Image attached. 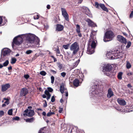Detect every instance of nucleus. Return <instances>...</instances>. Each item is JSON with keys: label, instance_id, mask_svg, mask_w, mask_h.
<instances>
[{"label": "nucleus", "instance_id": "obj_3", "mask_svg": "<svg viewBox=\"0 0 133 133\" xmlns=\"http://www.w3.org/2000/svg\"><path fill=\"white\" fill-rule=\"evenodd\" d=\"M114 36L113 32L111 31H107L104 37L103 41L104 42L109 41L112 40V38Z\"/></svg>", "mask_w": 133, "mask_h": 133}, {"label": "nucleus", "instance_id": "obj_59", "mask_svg": "<svg viewBox=\"0 0 133 133\" xmlns=\"http://www.w3.org/2000/svg\"><path fill=\"white\" fill-rule=\"evenodd\" d=\"M5 104H6L7 105H8L9 104V101H6L4 103Z\"/></svg>", "mask_w": 133, "mask_h": 133}, {"label": "nucleus", "instance_id": "obj_45", "mask_svg": "<svg viewBox=\"0 0 133 133\" xmlns=\"http://www.w3.org/2000/svg\"><path fill=\"white\" fill-rule=\"evenodd\" d=\"M39 18V16L38 15H35L34 17V19H38Z\"/></svg>", "mask_w": 133, "mask_h": 133}, {"label": "nucleus", "instance_id": "obj_62", "mask_svg": "<svg viewBox=\"0 0 133 133\" xmlns=\"http://www.w3.org/2000/svg\"><path fill=\"white\" fill-rule=\"evenodd\" d=\"M104 74L105 75H107V76H110V73H109V72L108 73H105Z\"/></svg>", "mask_w": 133, "mask_h": 133}, {"label": "nucleus", "instance_id": "obj_33", "mask_svg": "<svg viewBox=\"0 0 133 133\" xmlns=\"http://www.w3.org/2000/svg\"><path fill=\"white\" fill-rule=\"evenodd\" d=\"M57 65L58 67L59 68L60 70L62 68L63 65L62 64H61L60 63H58Z\"/></svg>", "mask_w": 133, "mask_h": 133}, {"label": "nucleus", "instance_id": "obj_49", "mask_svg": "<svg viewBox=\"0 0 133 133\" xmlns=\"http://www.w3.org/2000/svg\"><path fill=\"white\" fill-rule=\"evenodd\" d=\"M4 114V112L3 111H0V117L3 115Z\"/></svg>", "mask_w": 133, "mask_h": 133}, {"label": "nucleus", "instance_id": "obj_32", "mask_svg": "<svg viewBox=\"0 0 133 133\" xmlns=\"http://www.w3.org/2000/svg\"><path fill=\"white\" fill-rule=\"evenodd\" d=\"M80 61V60L78 59L77 61H76V62H75V63H74L73 64L74 66L76 67L77 65H78V63H79Z\"/></svg>", "mask_w": 133, "mask_h": 133}, {"label": "nucleus", "instance_id": "obj_53", "mask_svg": "<svg viewBox=\"0 0 133 133\" xmlns=\"http://www.w3.org/2000/svg\"><path fill=\"white\" fill-rule=\"evenodd\" d=\"M43 130V129H41L39 131L38 133H45L44 132L42 131Z\"/></svg>", "mask_w": 133, "mask_h": 133}, {"label": "nucleus", "instance_id": "obj_13", "mask_svg": "<svg viewBox=\"0 0 133 133\" xmlns=\"http://www.w3.org/2000/svg\"><path fill=\"white\" fill-rule=\"evenodd\" d=\"M10 85L8 83L2 85L1 87L2 91L3 92L5 91L10 87Z\"/></svg>", "mask_w": 133, "mask_h": 133}, {"label": "nucleus", "instance_id": "obj_25", "mask_svg": "<svg viewBox=\"0 0 133 133\" xmlns=\"http://www.w3.org/2000/svg\"><path fill=\"white\" fill-rule=\"evenodd\" d=\"M16 61L17 59L15 58H12L11 59V64H14L16 63Z\"/></svg>", "mask_w": 133, "mask_h": 133}, {"label": "nucleus", "instance_id": "obj_52", "mask_svg": "<svg viewBox=\"0 0 133 133\" xmlns=\"http://www.w3.org/2000/svg\"><path fill=\"white\" fill-rule=\"evenodd\" d=\"M44 101L45 102V103L43 104V107H46L47 106V104L45 100Z\"/></svg>", "mask_w": 133, "mask_h": 133}, {"label": "nucleus", "instance_id": "obj_31", "mask_svg": "<svg viewBox=\"0 0 133 133\" xmlns=\"http://www.w3.org/2000/svg\"><path fill=\"white\" fill-rule=\"evenodd\" d=\"M20 118L19 117L16 116L12 118V120L14 121H18L19 120Z\"/></svg>", "mask_w": 133, "mask_h": 133}, {"label": "nucleus", "instance_id": "obj_35", "mask_svg": "<svg viewBox=\"0 0 133 133\" xmlns=\"http://www.w3.org/2000/svg\"><path fill=\"white\" fill-rule=\"evenodd\" d=\"M8 114L10 115H11L12 114V109L9 110L8 111Z\"/></svg>", "mask_w": 133, "mask_h": 133}, {"label": "nucleus", "instance_id": "obj_5", "mask_svg": "<svg viewBox=\"0 0 133 133\" xmlns=\"http://www.w3.org/2000/svg\"><path fill=\"white\" fill-rule=\"evenodd\" d=\"M98 87L97 85L92 86L90 88L89 91V94L92 96L96 97L98 94V92L97 91V88Z\"/></svg>", "mask_w": 133, "mask_h": 133}, {"label": "nucleus", "instance_id": "obj_11", "mask_svg": "<svg viewBox=\"0 0 133 133\" xmlns=\"http://www.w3.org/2000/svg\"><path fill=\"white\" fill-rule=\"evenodd\" d=\"M28 93V89L26 88H23L21 90L20 95L21 96H25Z\"/></svg>", "mask_w": 133, "mask_h": 133}, {"label": "nucleus", "instance_id": "obj_44", "mask_svg": "<svg viewBox=\"0 0 133 133\" xmlns=\"http://www.w3.org/2000/svg\"><path fill=\"white\" fill-rule=\"evenodd\" d=\"M55 100V98L54 96H52L51 98V101L52 102H54Z\"/></svg>", "mask_w": 133, "mask_h": 133}, {"label": "nucleus", "instance_id": "obj_64", "mask_svg": "<svg viewBox=\"0 0 133 133\" xmlns=\"http://www.w3.org/2000/svg\"><path fill=\"white\" fill-rule=\"evenodd\" d=\"M132 74H133V73H132V72H130V73H128L127 74V75L128 76H131V75H132Z\"/></svg>", "mask_w": 133, "mask_h": 133}, {"label": "nucleus", "instance_id": "obj_36", "mask_svg": "<svg viewBox=\"0 0 133 133\" xmlns=\"http://www.w3.org/2000/svg\"><path fill=\"white\" fill-rule=\"evenodd\" d=\"M45 94L47 96L51 95L49 93V91L47 90H46L44 92Z\"/></svg>", "mask_w": 133, "mask_h": 133}, {"label": "nucleus", "instance_id": "obj_29", "mask_svg": "<svg viewBox=\"0 0 133 133\" xmlns=\"http://www.w3.org/2000/svg\"><path fill=\"white\" fill-rule=\"evenodd\" d=\"M131 67V65L130 63L128 61H127L126 63L127 68L128 69L130 68Z\"/></svg>", "mask_w": 133, "mask_h": 133}, {"label": "nucleus", "instance_id": "obj_4", "mask_svg": "<svg viewBox=\"0 0 133 133\" xmlns=\"http://www.w3.org/2000/svg\"><path fill=\"white\" fill-rule=\"evenodd\" d=\"M70 50L73 51L72 55H76L79 49L77 43L75 42L72 44L70 46Z\"/></svg>", "mask_w": 133, "mask_h": 133}, {"label": "nucleus", "instance_id": "obj_7", "mask_svg": "<svg viewBox=\"0 0 133 133\" xmlns=\"http://www.w3.org/2000/svg\"><path fill=\"white\" fill-rule=\"evenodd\" d=\"M112 68V66L109 64H104L103 66L102 71L103 72H110Z\"/></svg>", "mask_w": 133, "mask_h": 133}, {"label": "nucleus", "instance_id": "obj_42", "mask_svg": "<svg viewBox=\"0 0 133 133\" xmlns=\"http://www.w3.org/2000/svg\"><path fill=\"white\" fill-rule=\"evenodd\" d=\"M114 107L117 110L119 111H121V109L118 106H114Z\"/></svg>", "mask_w": 133, "mask_h": 133}, {"label": "nucleus", "instance_id": "obj_27", "mask_svg": "<svg viewBox=\"0 0 133 133\" xmlns=\"http://www.w3.org/2000/svg\"><path fill=\"white\" fill-rule=\"evenodd\" d=\"M54 112H52L51 110H50L49 111V112L47 114V116L48 117L50 116L51 115L54 114H55Z\"/></svg>", "mask_w": 133, "mask_h": 133}, {"label": "nucleus", "instance_id": "obj_9", "mask_svg": "<svg viewBox=\"0 0 133 133\" xmlns=\"http://www.w3.org/2000/svg\"><path fill=\"white\" fill-rule=\"evenodd\" d=\"M107 56H110V57L111 59H116L119 58V56L117 53H115L114 54H112L111 52H109L107 53Z\"/></svg>", "mask_w": 133, "mask_h": 133}, {"label": "nucleus", "instance_id": "obj_20", "mask_svg": "<svg viewBox=\"0 0 133 133\" xmlns=\"http://www.w3.org/2000/svg\"><path fill=\"white\" fill-rule=\"evenodd\" d=\"M64 26H63L59 24L57 25L56 30L58 31H60L62 30Z\"/></svg>", "mask_w": 133, "mask_h": 133}, {"label": "nucleus", "instance_id": "obj_56", "mask_svg": "<svg viewBox=\"0 0 133 133\" xmlns=\"http://www.w3.org/2000/svg\"><path fill=\"white\" fill-rule=\"evenodd\" d=\"M83 0H78L77 1L78 2V3L79 4H81Z\"/></svg>", "mask_w": 133, "mask_h": 133}, {"label": "nucleus", "instance_id": "obj_8", "mask_svg": "<svg viewBox=\"0 0 133 133\" xmlns=\"http://www.w3.org/2000/svg\"><path fill=\"white\" fill-rule=\"evenodd\" d=\"M62 15L66 21H69V16L65 9L64 8H61Z\"/></svg>", "mask_w": 133, "mask_h": 133}, {"label": "nucleus", "instance_id": "obj_26", "mask_svg": "<svg viewBox=\"0 0 133 133\" xmlns=\"http://www.w3.org/2000/svg\"><path fill=\"white\" fill-rule=\"evenodd\" d=\"M122 72H120L118 73L117 75V77L119 79H122Z\"/></svg>", "mask_w": 133, "mask_h": 133}, {"label": "nucleus", "instance_id": "obj_2", "mask_svg": "<svg viewBox=\"0 0 133 133\" xmlns=\"http://www.w3.org/2000/svg\"><path fill=\"white\" fill-rule=\"evenodd\" d=\"M23 35L24 34L19 35L15 37L14 38L12 45L13 48L14 47V44L19 46L22 43L23 39H24Z\"/></svg>", "mask_w": 133, "mask_h": 133}, {"label": "nucleus", "instance_id": "obj_41", "mask_svg": "<svg viewBox=\"0 0 133 133\" xmlns=\"http://www.w3.org/2000/svg\"><path fill=\"white\" fill-rule=\"evenodd\" d=\"M51 83L52 84H53L54 82L55 78L53 76H51Z\"/></svg>", "mask_w": 133, "mask_h": 133}, {"label": "nucleus", "instance_id": "obj_57", "mask_svg": "<svg viewBox=\"0 0 133 133\" xmlns=\"http://www.w3.org/2000/svg\"><path fill=\"white\" fill-rule=\"evenodd\" d=\"M77 33H78V36L79 37H81L82 36V34L80 33V32H77Z\"/></svg>", "mask_w": 133, "mask_h": 133}, {"label": "nucleus", "instance_id": "obj_46", "mask_svg": "<svg viewBox=\"0 0 133 133\" xmlns=\"http://www.w3.org/2000/svg\"><path fill=\"white\" fill-rule=\"evenodd\" d=\"M61 74V76L62 77H64L65 76L66 74L65 72H62Z\"/></svg>", "mask_w": 133, "mask_h": 133}, {"label": "nucleus", "instance_id": "obj_60", "mask_svg": "<svg viewBox=\"0 0 133 133\" xmlns=\"http://www.w3.org/2000/svg\"><path fill=\"white\" fill-rule=\"evenodd\" d=\"M47 97L46 98V99H47V100H48L49 99H50V97H51V95H49V96H47Z\"/></svg>", "mask_w": 133, "mask_h": 133}, {"label": "nucleus", "instance_id": "obj_38", "mask_svg": "<svg viewBox=\"0 0 133 133\" xmlns=\"http://www.w3.org/2000/svg\"><path fill=\"white\" fill-rule=\"evenodd\" d=\"M32 52L33 51L31 50H28L26 51L25 53L26 54L28 55L32 53Z\"/></svg>", "mask_w": 133, "mask_h": 133}, {"label": "nucleus", "instance_id": "obj_18", "mask_svg": "<svg viewBox=\"0 0 133 133\" xmlns=\"http://www.w3.org/2000/svg\"><path fill=\"white\" fill-rule=\"evenodd\" d=\"M73 84L74 86L76 87L79 85V81L78 79L76 78L73 82Z\"/></svg>", "mask_w": 133, "mask_h": 133}, {"label": "nucleus", "instance_id": "obj_63", "mask_svg": "<svg viewBox=\"0 0 133 133\" xmlns=\"http://www.w3.org/2000/svg\"><path fill=\"white\" fill-rule=\"evenodd\" d=\"M46 8L48 9H49L50 8V6L49 5H47Z\"/></svg>", "mask_w": 133, "mask_h": 133}, {"label": "nucleus", "instance_id": "obj_10", "mask_svg": "<svg viewBox=\"0 0 133 133\" xmlns=\"http://www.w3.org/2000/svg\"><path fill=\"white\" fill-rule=\"evenodd\" d=\"M117 39L119 42L123 43L125 44L127 42L126 39L121 35L117 36Z\"/></svg>", "mask_w": 133, "mask_h": 133}, {"label": "nucleus", "instance_id": "obj_54", "mask_svg": "<svg viewBox=\"0 0 133 133\" xmlns=\"http://www.w3.org/2000/svg\"><path fill=\"white\" fill-rule=\"evenodd\" d=\"M56 53L57 54H59L60 53V51L58 47H57V49L56 51Z\"/></svg>", "mask_w": 133, "mask_h": 133}, {"label": "nucleus", "instance_id": "obj_28", "mask_svg": "<svg viewBox=\"0 0 133 133\" xmlns=\"http://www.w3.org/2000/svg\"><path fill=\"white\" fill-rule=\"evenodd\" d=\"M76 30L77 32H80V27L79 25L78 24H77L76 26Z\"/></svg>", "mask_w": 133, "mask_h": 133}, {"label": "nucleus", "instance_id": "obj_48", "mask_svg": "<svg viewBox=\"0 0 133 133\" xmlns=\"http://www.w3.org/2000/svg\"><path fill=\"white\" fill-rule=\"evenodd\" d=\"M24 77L26 79H28L29 77V76L28 74L25 75H24Z\"/></svg>", "mask_w": 133, "mask_h": 133}, {"label": "nucleus", "instance_id": "obj_6", "mask_svg": "<svg viewBox=\"0 0 133 133\" xmlns=\"http://www.w3.org/2000/svg\"><path fill=\"white\" fill-rule=\"evenodd\" d=\"M11 52V50L8 48H3L2 50L1 51V56L2 57V56L3 58L5 56H9L10 55Z\"/></svg>", "mask_w": 133, "mask_h": 133}, {"label": "nucleus", "instance_id": "obj_40", "mask_svg": "<svg viewBox=\"0 0 133 133\" xmlns=\"http://www.w3.org/2000/svg\"><path fill=\"white\" fill-rule=\"evenodd\" d=\"M47 90H48L49 92H52L53 91V89L51 87H49L47 88Z\"/></svg>", "mask_w": 133, "mask_h": 133}, {"label": "nucleus", "instance_id": "obj_47", "mask_svg": "<svg viewBox=\"0 0 133 133\" xmlns=\"http://www.w3.org/2000/svg\"><path fill=\"white\" fill-rule=\"evenodd\" d=\"M2 18L1 16H0V26H1L3 25L2 24Z\"/></svg>", "mask_w": 133, "mask_h": 133}, {"label": "nucleus", "instance_id": "obj_58", "mask_svg": "<svg viewBox=\"0 0 133 133\" xmlns=\"http://www.w3.org/2000/svg\"><path fill=\"white\" fill-rule=\"evenodd\" d=\"M29 111V110H28V109H27L25 110L24 112L26 113H28Z\"/></svg>", "mask_w": 133, "mask_h": 133}, {"label": "nucleus", "instance_id": "obj_15", "mask_svg": "<svg viewBox=\"0 0 133 133\" xmlns=\"http://www.w3.org/2000/svg\"><path fill=\"white\" fill-rule=\"evenodd\" d=\"M117 101L118 103L121 105H124L126 104L125 101L123 99L118 98L117 99Z\"/></svg>", "mask_w": 133, "mask_h": 133}, {"label": "nucleus", "instance_id": "obj_21", "mask_svg": "<svg viewBox=\"0 0 133 133\" xmlns=\"http://www.w3.org/2000/svg\"><path fill=\"white\" fill-rule=\"evenodd\" d=\"M100 7L103 11H106L107 12H108V9L104 4L100 3Z\"/></svg>", "mask_w": 133, "mask_h": 133}, {"label": "nucleus", "instance_id": "obj_24", "mask_svg": "<svg viewBox=\"0 0 133 133\" xmlns=\"http://www.w3.org/2000/svg\"><path fill=\"white\" fill-rule=\"evenodd\" d=\"M34 120V118L33 117L27 119H26V121L27 122H32Z\"/></svg>", "mask_w": 133, "mask_h": 133}, {"label": "nucleus", "instance_id": "obj_16", "mask_svg": "<svg viewBox=\"0 0 133 133\" xmlns=\"http://www.w3.org/2000/svg\"><path fill=\"white\" fill-rule=\"evenodd\" d=\"M59 90L62 94H63L64 92V91H65V92L66 91V88H65V85L63 83H62L61 84Z\"/></svg>", "mask_w": 133, "mask_h": 133}, {"label": "nucleus", "instance_id": "obj_1", "mask_svg": "<svg viewBox=\"0 0 133 133\" xmlns=\"http://www.w3.org/2000/svg\"><path fill=\"white\" fill-rule=\"evenodd\" d=\"M24 39L28 43L32 44L33 48L39 47L40 45L39 38L34 35L29 33L24 34Z\"/></svg>", "mask_w": 133, "mask_h": 133}, {"label": "nucleus", "instance_id": "obj_23", "mask_svg": "<svg viewBox=\"0 0 133 133\" xmlns=\"http://www.w3.org/2000/svg\"><path fill=\"white\" fill-rule=\"evenodd\" d=\"M35 114L34 111L32 110H29V111L28 113V117H32Z\"/></svg>", "mask_w": 133, "mask_h": 133}, {"label": "nucleus", "instance_id": "obj_17", "mask_svg": "<svg viewBox=\"0 0 133 133\" xmlns=\"http://www.w3.org/2000/svg\"><path fill=\"white\" fill-rule=\"evenodd\" d=\"M96 42L97 41H96L93 40L92 41L91 45L90 46L92 48V52H93L94 49H95V48L96 47Z\"/></svg>", "mask_w": 133, "mask_h": 133}, {"label": "nucleus", "instance_id": "obj_55", "mask_svg": "<svg viewBox=\"0 0 133 133\" xmlns=\"http://www.w3.org/2000/svg\"><path fill=\"white\" fill-rule=\"evenodd\" d=\"M50 71L51 72H52V73L54 74H56V72L55 71H54V70H50Z\"/></svg>", "mask_w": 133, "mask_h": 133}, {"label": "nucleus", "instance_id": "obj_22", "mask_svg": "<svg viewBox=\"0 0 133 133\" xmlns=\"http://www.w3.org/2000/svg\"><path fill=\"white\" fill-rule=\"evenodd\" d=\"M84 11L85 12V14L90 17H91L92 15L90 13L89 9L87 8H85Z\"/></svg>", "mask_w": 133, "mask_h": 133}, {"label": "nucleus", "instance_id": "obj_14", "mask_svg": "<svg viewBox=\"0 0 133 133\" xmlns=\"http://www.w3.org/2000/svg\"><path fill=\"white\" fill-rule=\"evenodd\" d=\"M114 95V93L111 89L110 88H109L108 90V92L107 95L108 98H109L113 96Z\"/></svg>", "mask_w": 133, "mask_h": 133}, {"label": "nucleus", "instance_id": "obj_50", "mask_svg": "<svg viewBox=\"0 0 133 133\" xmlns=\"http://www.w3.org/2000/svg\"><path fill=\"white\" fill-rule=\"evenodd\" d=\"M133 16V11H131V13L130 15V18H131Z\"/></svg>", "mask_w": 133, "mask_h": 133}, {"label": "nucleus", "instance_id": "obj_12", "mask_svg": "<svg viewBox=\"0 0 133 133\" xmlns=\"http://www.w3.org/2000/svg\"><path fill=\"white\" fill-rule=\"evenodd\" d=\"M86 21L88 22V24L89 26L92 27L97 26L96 24L90 19L88 18L86 19Z\"/></svg>", "mask_w": 133, "mask_h": 133}, {"label": "nucleus", "instance_id": "obj_19", "mask_svg": "<svg viewBox=\"0 0 133 133\" xmlns=\"http://www.w3.org/2000/svg\"><path fill=\"white\" fill-rule=\"evenodd\" d=\"M95 49H94V52L92 53V48L91 47L90 45H89L88 47L87 53L89 54H93L95 51Z\"/></svg>", "mask_w": 133, "mask_h": 133}, {"label": "nucleus", "instance_id": "obj_34", "mask_svg": "<svg viewBox=\"0 0 133 133\" xmlns=\"http://www.w3.org/2000/svg\"><path fill=\"white\" fill-rule=\"evenodd\" d=\"M95 6L97 8L99 9L100 7V4H99L97 2H96L95 3Z\"/></svg>", "mask_w": 133, "mask_h": 133}, {"label": "nucleus", "instance_id": "obj_61", "mask_svg": "<svg viewBox=\"0 0 133 133\" xmlns=\"http://www.w3.org/2000/svg\"><path fill=\"white\" fill-rule=\"evenodd\" d=\"M44 28L45 29H48V25H44Z\"/></svg>", "mask_w": 133, "mask_h": 133}, {"label": "nucleus", "instance_id": "obj_43", "mask_svg": "<svg viewBox=\"0 0 133 133\" xmlns=\"http://www.w3.org/2000/svg\"><path fill=\"white\" fill-rule=\"evenodd\" d=\"M69 45L68 44L64 45H63V47L65 49H68Z\"/></svg>", "mask_w": 133, "mask_h": 133}, {"label": "nucleus", "instance_id": "obj_37", "mask_svg": "<svg viewBox=\"0 0 133 133\" xmlns=\"http://www.w3.org/2000/svg\"><path fill=\"white\" fill-rule=\"evenodd\" d=\"M40 74L43 76H45L46 74V73L44 71H43L40 72Z\"/></svg>", "mask_w": 133, "mask_h": 133}, {"label": "nucleus", "instance_id": "obj_30", "mask_svg": "<svg viewBox=\"0 0 133 133\" xmlns=\"http://www.w3.org/2000/svg\"><path fill=\"white\" fill-rule=\"evenodd\" d=\"M9 63V61L8 60H6L3 63V66H7L8 65Z\"/></svg>", "mask_w": 133, "mask_h": 133}, {"label": "nucleus", "instance_id": "obj_39", "mask_svg": "<svg viewBox=\"0 0 133 133\" xmlns=\"http://www.w3.org/2000/svg\"><path fill=\"white\" fill-rule=\"evenodd\" d=\"M131 44V42L130 41H129L127 43V45L126 46V48H129Z\"/></svg>", "mask_w": 133, "mask_h": 133}, {"label": "nucleus", "instance_id": "obj_51", "mask_svg": "<svg viewBox=\"0 0 133 133\" xmlns=\"http://www.w3.org/2000/svg\"><path fill=\"white\" fill-rule=\"evenodd\" d=\"M63 108H59V110L58 111V112L59 113H61L63 111Z\"/></svg>", "mask_w": 133, "mask_h": 133}]
</instances>
